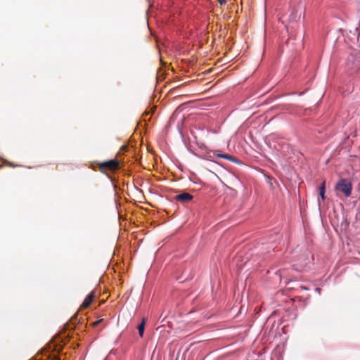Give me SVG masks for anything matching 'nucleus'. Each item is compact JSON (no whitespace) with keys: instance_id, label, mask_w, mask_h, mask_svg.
Masks as SVG:
<instances>
[{"instance_id":"obj_1","label":"nucleus","mask_w":360,"mask_h":360,"mask_svg":"<svg viewBox=\"0 0 360 360\" xmlns=\"http://www.w3.org/2000/svg\"><path fill=\"white\" fill-rule=\"evenodd\" d=\"M57 343H51L49 345V349L43 352V356L47 360H60L58 354L63 349V345Z\"/></svg>"},{"instance_id":"obj_2","label":"nucleus","mask_w":360,"mask_h":360,"mask_svg":"<svg viewBox=\"0 0 360 360\" xmlns=\"http://www.w3.org/2000/svg\"><path fill=\"white\" fill-rule=\"evenodd\" d=\"M99 170L103 173H106L107 172H114L120 169V161L115 158L109 160H106L104 162H101L97 163Z\"/></svg>"},{"instance_id":"obj_3","label":"nucleus","mask_w":360,"mask_h":360,"mask_svg":"<svg viewBox=\"0 0 360 360\" xmlns=\"http://www.w3.org/2000/svg\"><path fill=\"white\" fill-rule=\"evenodd\" d=\"M335 188L337 192L342 193L345 196L349 197L352 193V186L349 181L342 179L336 184Z\"/></svg>"},{"instance_id":"obj_4","label":"nucleus","mask_w":360,"mask_h":360,"mask_svg":"<svg viewBox=\"0 0 360 360\" xmlns=\"http://www.w3.org/2000/svg\"><path fill=\"white\" fill-rule=\"evenodd\" d=\"M193 198V196L188 193H182L181 194H178L174 197V199L180 202L186 203L191 201Z\"/></svg>"},{"instance_id":"obj_5","label":"nucleus","mask_w":360,"mask_h":360,"mask_svg":"<svg viewBox=\"0 0 360 360\" xmlns=\"http://www.w3.org/2000/svg\"><path fill=\"white\" fill-rule=\"evenodd\" d=\"M95 297H96V292L93 290L84 299V300L83 301V302L81 305V308H82V309L88 308Z\"/></svg>"},{"instance_id":"obj_6","label":"nucleus","mask_w":360,"mask_h":360,"mask_svg":"<svg viewBox=\"0 0 360 360\" xmlns=\"http://www.w3.org/2000/svg\"><path fill=\"white\" fill-rule=\"evenodd\" d=\"M145 325H146V319L143 318L142 319L141 323L137 327L138 330H139V334L141 337H143V335Z\"/></svg>"},{"instance_id":"obj_7","label":"nucleus","mask_w":360,"mask_h":360,"mask_svg":"<svg viewBox=\"0 0 360 360\" xmlns=\"http://www.w3.org/2000/svg\"><path fill=\"white\" fill-rule=\"evenodd\" d=\"M325 184H326V182H325V181H323L321 183V185L319 188V194L323 200H324L326 198V197H325V190H326Z\"/></svg>"},{"instance_id":"obj_8","label":"nucleus","mask_w":360,"mask_h":360,"mask_svg":"<svg viewBox=\"0 0 360 360\" xmlns=\"http://www.w3.org/2000/svg\"><path fill=\"white\" fill-rule=\"evenodd\" d=\"M218 156L220 158L231 160L232 162H233L235 160V158L233 156H231L229 154H220V155H218Z\"/></svg>"},{"instance_id":"obj_9","label":"nucleus","mask_w":360,"mask_h":360,"mask_svg":"<svg viewBox=\"0 0 360 360\" xmlns=\"http://www.w3.org/2000/svg\"><path fill=\"white\" fill-rule=\"evenodd\" d=\"M103 321V319H99V320H98V321H96L94 322V323H92V326H93L94 327H95V326H98L100 323H101Z\"/></svg>"},{"instance_id":"obj_10","label":"nucleus","mask_w":360,"mask_h":360,"mask_svg":"<svg viewBox=\"0 0 360 360\" xmlns=\"http://www.w3.org/2000/svg\"><path fill=\"white\" fill-rule=\"evenodd\" d=\"M220 5H224L226 3V0H218Z\"/></svg>"}]
</instances>
